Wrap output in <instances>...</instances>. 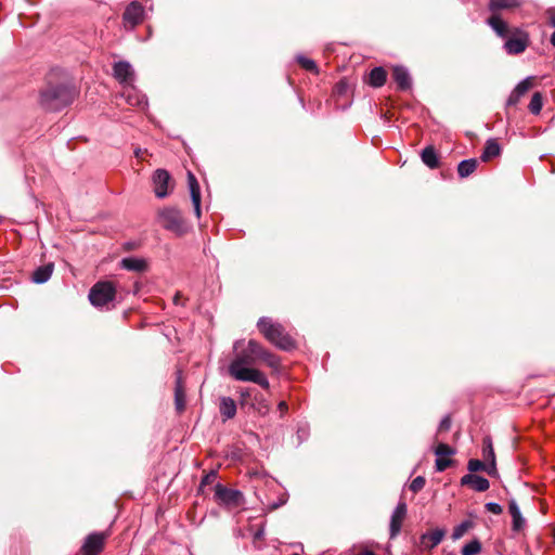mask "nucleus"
Returning a JSON list of instances; mask_svg holds the SVG:
<instances>
[{"label":"nucleus","instance_id":"nucleus-17","mask_svg":"<svg viewBox=\"0 0 555 555\" xmlns=\"http://www.w3.org/2000/svg\"><path fill=\"white\" fill-rule=\"evenodd\" d=\"M461 485L469 486L475 491H478V492L487 491L490 487V482L487 478L478 476V475H474V474L464 475L461 478Z\"/></svg>","mask_w":555,"mask_h":555},{"label":"nucleus","instance_id":"nucleus-43","mask_svg":"<svg viewBox=\"0 0 555 555\" xmlns=\"http://www.w3.org/2000/svg\"><path fill=\"white\" fill-rule=\"evenodd\" d=\"M241 404H245L247 402V399L250 397V389L246 388L241 390Z\"/></svg>","mask_w":555,"mask_h":555},{"label":"nucleus","instance_id":"nucleus-29","mask_svg":"<svg viewBox=\"0 0 555 555\" xmlns=\"http://www.w3.org/2000/svg\"><path fill=\"white\" fill-rule=\"evenodd\" d=\"M478 162L475 158L464 159L457 166V173L461 178H467L477 168Z\"/></svg>","mask_w":555,"mask_h":555},{"label":"nucleus","instance_id":"nucleus-12","mask_svg":"<svg viewBox=\"0 0 555 555\" xmlns=\"http://www.w3.org/2000/svg\"><path fill=\"white\" fill-rule=\"evenodd\" d=\"M121 96L125 101L133 107H139L144 109L147 106V100L144 94L138 91L132 83L128 86H124V90L121 92Z\"/></svg>","mask_w":555,"mask_h":555},{"label":"nucleus","instance_id":"nucleus-8","mask_svg":"<svg viewBox=\"0 0 555 555\" xmlns=\"http://www.w3.org/2000/svg\"><path fill=\"white\" fill-rule=\"evenodd\" d=\"M215 496L224 505L238 506L243 502V493L241 491L225 488L221 483L216 485Z\"/></svg>","mask_w":555,"mask_h":555},{"label":"nucleus","instance_id":"nucleus-14","mask_svg":"<svg viewBox=\"0 0 555 555\" xmlns=\"http://www.w3.org/2000/svg\"><path fill=\"white\" fill-rule=\"evenodd\" d=\"M114 77L122 85L128 86L133 82L134 72L130 63L120 61L113 66Z\"/></svg>","mask_w":555,"mask_h":555},{"label":"nucleus","instance_id":"nucleus-41","mask_svg":"<svg viewBox=\"0 0 555 555\" xmlns=\"http://www.w3.org/2000/svg\"><path fill=\"white\" fill-rule=\"evenodd\" d=\"M255 409L258 411V413L264 415L269 412L270 406L264 399H261V400H259L258 405Z\"/></svg>","mask_w":555,"mask_h":555},{"label":"nucleus","instance_id":"nucleus-33","mask_svg":"<svg viewBox=\"0 0 555 555\" xmlns=\"http://www.w3.org/2000/svg\"><path fill=\"white\" fill-rule=\"evenodd\" d=\"M436 456H451L455 454V450L447 443H439L435 449Z\"/></svg>","mask_w":555,"mask_h":555},{"label":"nucleus","instance_id":"nucleus-40","mask_svg":"<svg viewBox=\"0 0 555 555\" xmlns=\"http://www.w3.org/2000/svg\"><path fill=\"white\" fill-rule=\"evenodd\" d=\"M451 427V418L449 415L444 416L439 424L438 431H448Z\"/></svg>","mask_w":555,"mask_h":555},{"label":"nucleus","instance_id":"nucleus-10","mask_svg":"<svg viewBox=\"0 0 555 555\" xmlns=\"http://www.w3.org/2000/svg\"><path fill=\"white\" fill-rule=\"evenodd\" d=\"M105 540V533L93 532L86 538L81 552L83 555H99L104 547Z\"/></svg>","mask_w":555,"mask_h":555},{"label":"nucleus","instance_id":"nucleus-18","mask_svg":"<svg viewBox=\"0 0 555 555\" xmlns=\"http://www.w3.org/2000/svg\"><path fill=\"white\" fill-rule=\"evenodd\" d=\"M446 530L437 528L430 532H426L421 537V543L428 550L436 547L443 540Z\"/></svg>","mask_w":555,"mask_h":555},{"label":"nucleus","instance_id":"nucleus-25","mask_svg":"<svg viewBox=\"0 0 555 555\" xmlns=\"http://www.w3.org/2000/svg\"><path fill=\"white\" fill-rule=\"evenodd\" d=\"M53 268V263H48L37 268L33 273L31 280L37 284L47 282L52 275Z\"/></svg>","mask_w":555,"mask_h":555},{"label":"nucleus","instance_id":"nucleus-5","mask_svg":"<svg viewBox=\"0 0 555 555\" xmlns=\"http://www.w3.org/2000/svg\"><path fill=\"white\" fill-rule=\"evenodd\" d=\"M89 300L95 308H107L116 297V286L111 281L96 282L89 292Z\"/></svg>","mask_w":555,"mask_h":555},{"label":"nucleus","instance_id":"nucleus-37","mask_svg":"<svg viewBox=\"0 0 555 555\" xmlns=\"http://www.w3.org/2000/svg\"><path fill=\"white\" fill-rule=\"evenodd\" d=\"M424 486H425V478L422 476H417L410 483V490L413 491L414 493H416V492L421 491L424 488Z\"/></svg>","mask_w":555,"mask_h":555},{"label":"nucleus","instance_id":"nucleus-7","mask_svg":"<svg viewBox=\"0 0 555 555\" xmlns=\"http://www.w3.org/2000/svg\"><path fill=\"white\" fill-rule=\"evenodd\" d=\"M504 38L506 39L504 49L508 54L522 53L529 44L528 35L518 28L512 31L508 29V34Z\"/></svg>","mask_w":555,"mask_h":555},{"label":"nucleus","instance_id":"nucleus-51","mask_svg":"<svg viewBox=\"0 0 555 555\" xmlns=\"http://www.w3.org/2000/svg\"><path fill=\"white\" fill-rule=\"evenodd\" d=\"M550 41H551L552 46L555 47V31L552 34Z\"/></svg>","mask_w":555,"mask_h":555},{"label":"nucleus","instance_id":"nucleus-4","mask_svg":"<svg viewBox=\"0 0 555 555\" xmlns=\"http://www.w3.org/2000/svg\"><path fill=\"white\" fill-rule=\"evenodd\" d=\"M72 101L73 93L65 86H50L40 94V104L48 111H60Z\"/></svg>","mask_w":555,"mask_h":555},{"label":"nucleus","instance_id":"nucleus-2","mask_svg":"<svg viewBox=\"0 0 555 555\" xmlns=\"http://www.w3.org/2000/svg\"><path fill=\"white\" fill-rule=\"evenodd\" d=\"M257 326L260 333L274 346L282 350L295 348V341L280 323H274L270 318H260Z\"/></svg>","mask_w":555,"mask_h":555},{"label":"nucleus","instance_id":"nucleus-36","mask_svg":"<svg viewBox=\"0 0 555 555\" xmlns=\"http://www.w3.org/2000/svg\"><path fill=\"white\" fill-rule=\"evenodd\" d=\"M468 470L469 472H479V470H487L489 467L486 466L483 462L480 460H469L468 462Z\"/></svg>","mask_w":555,"mask_h":555},{"label":"nucleus","instance_id":"nucleus-19","mask_svg":"<svg viewBox=\"0 0 555 555\" xmlns=\"http://www.w3.org/2000/svg\"><path fill=\"white\" fill-rule=\"evenodd\" d=\"M392 77L400 90H409L412 81L408 69L403 66H396L392 70Z\"/></svg>","mask_w":555,"mask_h":555},{"label":"nucleus","instance_id":"nucleus-26","mask_svg":"<svg viewBox=\"0 0 555 555\" xmlns=\"http://www.w3.org/2000/svg\"><path fill=\"white\" fill-rule=\"evenodd\" d=\"M508 511L513 518V530L519 531L525 525V519L521 516L520 509L515 500H512L508 504Z\"/></svg>","mask_w":555,"mask_h":555},{"label":"nucleus","instance_id":"nucleus-27","mask_svg":"<svg viewBox=\"0 0 555 555\" xmlns=\"http://www.w3.org/2000/svg\"><path fill=\"white\" fill-rule=\"evenodd\" d=\"M501 153V146L494 139H489L486 142L485 150L480 156L481 160L488 162L492 157L499 156Z\"/></svg>","mask_w":555,"mask_h":555},{"label":"nucleus","instance_id":"nucleus-15","mask_svg":"<svg viewBox=\"0 0 555 555\" xmlns=\"http://www.w3.org/2000/svg\"><path fill=\"white\" fill-rule=\"evenodd\" d=\"M406 515V504L404 502H400L395 511L391 514L390 518V538H396L402 526V521Z\"/></svg>","mask_w":555,"mask_h":555},{"label":"nucleus","instance_id":"nucleus-13","mask_svg":"<svg viewBox=\"0 0 555 555\" xmlns=\"http://www.w3.org/2000/svg\"><path fill=\"white\" fill-rule=\"evenodd\" d=\"M170 175L165 169H157L153 175L154 191L157 197L163 198L169 194Z\"/></svg>","mask_w":555,"mask_h":555},{"label":"nucleus","instance_id":"nucleus-24","mask_svg":"<svg viewBox=\"0 0 555 555\" xmlns=\"http://www.w3.org/2000/svg\"><path fill=\"white\" fill-rule=\"evenodd\" d=\"M387 72L383 67H374L369 74V85L374 88H380L385 85Z\"/></svg>","mask_w":555,"mask_h":555},{"label":"nucleus","instance_id":"nucleus-22","mask_svg":"<svg viewBox=\"0 0 555 555\" xmlns=\"http://www.w3.org/2000/svg\"><path fill=\"white\" fill-rule=\"evenodd\" d=\"M120 267L128 271L143 272L147 268V263L142 258L128 257L120 261Z\"/></svg>","mask_w":555,"mask_h":555},{"label":"nucleus","instance_id":"nucleus-11","mask_svg":"<svg viewBox=\"0 0 555 555\" xmlns=\"http://www.w3.org/2000/svg\"><path fill=\"white\" fill-rule=\"evenodd\" d=\"M144 9L137 2H131L125 10L122 20L126 27L133 29L143 21Z\"/></svg>","mask_w":555,"mask_h":555},{"label":"nucleus","instance_id":"nucleus-47","mask_svg":"<svg viewBox=\"0 0 555 555\" xmlns=\"http://www.w3.org/2000/svg\"><path fill=\"white\" fill-rule=\"evenodd\" d=\"M175 305H181V294L177 293L173 297Z\"/></svg>","mask_w":555,"mask_h":555},{"label":"nucleus","instance_id":"nucleus-45","mask_svg":"<svg viewBox=\"0 0 555 555\" xmlns=\"http://www.w3.org/2000/svg\"><path fill=\"white\" fill-rule=\"evenodd\" d=\"M278 410L281 414V416H284L285 413L287 412L288 410V405L285 401H281L279 404H278Z\"/></svg>","mask_w":555,"mask_h":555},{"label":"nucleus","instance_id":"nucleus-48","mask_svg":"<svg viewBox=\"0 0 555 555\" xmlns=\"http://www.w3.org/2000/svg\"><path fill=\"white\" fill-rule=\"evenodd\" d=\"M550 24L551 26L555 27V13L550 14Z\"/></svg>","mask_w":555,"mask_h":555},{"label":"nucleus","instance_id":"nucleus-31","mask_svg":"<svg viewBox=\"0 0 555 555\" xmlns=\"http://www.w3.org/2000/svg\"><path fill=\"white\" fill-rule=\"evenodd\" d=\"M543 106L542 95L539 92H535L529 103V111L533 115L540 114Z\"/></svg>","mask_w":555,"mask_h":555},{"label":"nucleus","instance_id":"nucleus-20","mask_svg":"<svg viewBox=\"0 0 555 555\" xmlns=\"http://www.w3.org/2000/svg\"><path fill=\"white\" fill-rule=\"evenodd\" d=\"M482 455L486 462H489V469H487V473L489 475L493 474L495 472V454L494 449L492 446V440L490 437H485L482 440Z\"/></svg>","mask_w":555,"mask_h":555},{"label":"nucleus","instance_id":"nucleus-3","mask_svg":"<svg viewBox=\"0 0 555 555\" xmlns=\"http://www.w3.org/2000/svg\"><path fill=\"white\" fill-rule=\"evenodd\" d=\"M522 4L521 0H489V10L492 15L488 18V25L499 37H506L508 34V25L498 14L501 10H514Z\"/></svg>","mask_w":555,"mask_h":555},{"label":"nucleus","instance_id":"nucleus-30","mask_svg":"<svg viewBox=\"0 0 555 555\" xmlns=\"http://www.w3.org/2000/svg\"><path fill=\"white\" fill-rule=\"evenodd\" d=\"M474 526V522L472 520H464L456 527H454L452 532V539L459 540L461 539L469 529H472Z\"/></svg>","mask_w":555,"mask_h":555},{"label":"nucleus","instance_id":"nucleus-21","mask_svg":"<svg viewBox=\"0 0 555 555\" xmlns=\"http://www.w3.org/2000/svg\"><path fill=\"white\" fill-rule=\"evenodd\" d=\"M219 411L223 421L231 420L236 415V403L230 397L220 398Z\"/></svg>","mask_w":555,"mask_h":555},{"label":"nucleus","instance_id":"nucleus-32","mask_svg":"<svg viewBox=\"0 0 555 555\" xmlns=\"http://www.w3.org/2000/svg\"><path fill=\"white\" fill-rule=\"evenodd\" d=\"M481 551V543L475 539L465 544L462 548V555H477Z\"/></svg>","mask_w":555,"mask_h":555},{"label":"nucleus","instance_id":"nucleus-44","mask_svg":"<svg viewBox=\"0 0 555 555\" xmlns=\"http://www.w3.org/2000/svg\"><path fill=\"white\" fill-rule=\"evenodd\" d=\"M520 96H518L517 94L514 93V91L511 93L509 98L507 99V102L506 104L508 106H513V105H516L519 101Z\"/></svg>","mask_w":555,"mask_h":555},{"label":"nucleus","instance_id":"nucleus-50","mask_svg":"<svg viewBox=\"0 0 555 555\" xmlns=\"http://www.w3.org/2000/svg\"><path fill=\"white\" fill-rule=\"evenodd\" d=\"M358 555H375V554L372 551L365 550V551L359 553Z\"/></svg>","mask_w":555,"mask_h":555},{"label":"nucleus","instance_id":"nucleus-39","mask_svg":"<svg viewBox=\"0 0 555 555\" xmlns=\"http://www.w3.org/2000/svg\"><path fill=\"white\" fill-rule=\"evenodd\" d=\"M486 509L492 514L499 515L502 513V506L495 502H489L485 505Z\"/></svg>","mask_w":555,"mask_h":555},{"label":"nucleus","instance_id":"nucleus-34","mask_svg":"<svg viewBox=\"0 0 555 555\" xmlns=\"http://www.w3.org/2000/svg\"><path fill=\"white\" fill-rule=\"evenodd\" d=\"M531 88V80L530 78H526L524 80H521L519 83H517V86L515 87V89L513 90L515 94H517L518 96H522L525 93L528 92V90Z\"/></svg>","mask_w":555,"mask_h":555},{"label":"nucleus","instance_id":"nucleus-28","mask_svg":"<svg viewBox=\"0 0 555 555\" xmlns=\"http://www.w3.org/2000/svg\"><path fill=\"white\" fill-rule=\"evenodd\" d=\"M423 163L429 168H437L439 165L438 155L433 146H426L421 154Z\"/></svg>","mask_w":555,"mask_h":555},{"label":"nucleus","instance_id":"nucleus-16","mask_svg":"<svg viewBox=\"0 0 555 555\" xmlns=\"http://www.w3.org/2000/svg\"><path fill=\"white\" fill-rule=\"evenodd\" d=\"M188 184L190 189L191 199L197 218L201 217V189L195 176L188 171Z\"/></svg>","mask_w":555,"mask_h":555},{"label":"nucleus","instance_id":"nucleus-38","mask_svg":"<svg viewBox=\"0 0 555 555\" xmlns=\"http://www.w3.org/2000/svg\"><path fill=\"white\" fill-rule=\"evenodd\" d=\"M298 62L302 65L304 68H306L307 70H317V64L314 61L310 60V59H307V57H304V56H299L298 57Z\"/></svg>","mask_w":555,"mask_h":555},{"label":"nucleus","instance_id":"nucleus-1","mask_svg":"<svg viewBox=\"0 0 555 555\" xmlns=\"http://www.w3.org/2000/svg\"><path fill=\"white\" fill-rule=\"evenodd\" d=\"M241 345L242 341L240 340L234 344L236 354L229 365V374L236 380L251 382L258 384L264 389H268L270 387V383L266 375L257 369L248 367V365L257 361L256 354L250 352L249 341L247 343V347L243 350H240Z\"/></svg>","mask_w":555,"mask_h":555},{"label":"nucleus","instance_id":"nucleus-9","mask_svg":"<svg viewBox=\"0 0 555 555\" xmlns=\"http://www.w3.org/2000/svg\"><path fill=\"white\" fill-rule=\"evenodd\" d=\"M249 349L250 352L256 354L257 360H261L269 367L273 370H278L280 366V359L278 356L273 354L269 350H267L258 341L250 339L249 340Z\"/></svg>","mask_w":555,"mask_h":555},{"label":"nucleus","instance_id":"nucleus-49","mask_svg":"<svg viewBox=\"0 0 555 555\" xmlns=\"http://www.w3.org/2000/svg\"><path fill=\"white\" fill-rule=\"evenodd\" d=\"M282 504H284V502H280V503L274 502V504L271 505L270 509H275V508L280 507Z\"/></svg>","mask_w":555,"mask_h":555},{"label":"nucleus","instance_id":"nucleus-42","mask_svg":"<svg viewBox=\"0 0 555 555\" xmlns=\"http://www.w3.org/2000/svg\"><path fill=\"white\" fill-rule=\"evenodd\" d=\"M217 478V473L215 470H211L209 474L203 477L201 481V486L208 485L212 482Z\"/></svg>","mask_w":555,"mask_h":555},{"label":"nucleus","instance_id":"nucleus-6","mask_svg":"<svg viewBox=\"0 0 555 555\" xmlns=\"http://www.w3.org/2000/svg\"><path fill=\"white\" fill-rule=\"evenodd\" d=\"M158 219L164 229L173 232L178 236L184 235L190 229L181 212L172 207L159 210Z\"/></svg>","mask_w":555,"mask_h":555},{"label":"nucleus","instance_id":"nucleus-35","mask_svg":"<svg viewBox=\"0 0 555 555\" xmlns=\"http://www.w3.org/2000/svg\"><path fill=\"white\" fill-rule=\"evenodd\" d=\"M452 464V460L443 457V456H437L436 459V470L437 472H443L446 470L450 465Z\"/></svg>","mask_w":555,"mask_h":555},{"label":"nucleus","instance_id":"nucleus-46","mask_svg":"<svg viewBox=\"0 0 555 555\" xmlns=\"http://www.w3.org/2000/svg\"><path fill=\"white\" fill-rule=\"evenodd\" d=\"M145 154H147V150L135 149L134 151L135 157L142 160L144 159Z\"/></svg>","mask_w":555,"mask_h":555},{"label":"nucleus","instance_id":"nucleus-23","mask_svg":"<svg viewBox=\"0 0 555 555\" xmlns=\"http://www.w3.org/2000/svg\"><path fill=\"white\" fill-rule=\"evenodd\" d=\"M175 404L178 412H182L185 408V392L182 384L181 372L178 373L176 380Z\"/></svg>","mask_w":555,"mask_h":555}]
</instances>
